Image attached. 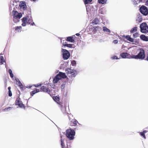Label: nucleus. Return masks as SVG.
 <instances>
[{
	"mask_svg": "<svg viewBox=\"0 0 148 148\" xmlns=\"http://www.w3.org/2000/svg\"><path fill=\"white\" fill-rule=\"evenodd\" d=\"M40 90L44 92H47L49 94L50 93V90L48 88L46 87V86H42L40 88Z\"/></svg>",
	"mask_w": 148,
	"mask_h": 148,
	"instance_id": "4468645a",
	"label": "nucleus"
},
{
	"mask_svg": "<svg viewBox=\"0 0 148 148\" xmlns=\"http://www.w3.org/2000/svg\"><path fill=\"white\" fill-rule=\"evenodd\" d=\"M103 31L104 32H109V33L111 32V30L106 26H103ZM109 34L111 35H112V34H110V33H109Z\"/></svg>",
	"mask_w": 148,
	"mask_h": 148,
	"instance_id": "5701e85b",
	"label": "nucleus"
},
{
	"mask_svg": "<svg viewBox=\"0 0 148 148\" xmlns=\"http://www.w3.org/2000/svg\"><path fill=\"white\" fill-rule=\"evenodd\" d=\"M119 39L120 40H121V41H124L125 42H126V40H125L124 39H123V38H122L121 37H119Z\"/></svg>",
	"mask_w": 148,
	"mask_h": 148,
	"instance_id": "8fccbe9b",
	"label": "nucleus"
},
{
	"mask_svg": "<svg viewBox=\"0 0 148 148\" xmlns=\"http://www.w3.org/2000/svg\"><path fill=\"white\" fill-rule=\"evenodd\" d=\"M22 28V27L20 26H17L15 27V30L16 31L18 29H21Z\"/></svg>",
	"mask_w": 148,
	"mask_h": 148,
	"instance_id": "de8ad7c7",
	"label": "nucleus"
},
{
	"mask_svg": "<svg viewBox=\"0 0 148 148\" xmlns=\"http://www.w3.org/2000/svg\"><path fill=\"white\" fill-rule=\"evenodd\" d=\"M13 20L14 23H17L20 21V19L17 18H13Z\"/></svg>",
	"mask_w": 148,
	"mask_h": 148,
	"instance_id": "a19ab883",
	"label": "nucleus"
},
{
	"mask_svg": "<svg viewBox=\"0 0 148 148\" xmlns=\"http://www.w3.org/2000/svg\"><path fill=\"white\" fill-rule=\"evenodd\" d=\"M30 25L32 26H33L35 25V23L33 21L32 22H31V24H30Z\"/></svg>",
	"mask_w": 148,
	"mask_h": 148,
	"instance_id": "4d7b16f0",
	"label": "nucleus"
},
{
	"mask_svg": "<svg viewBox=\"0 0 148 148\" xmlns=\"http://www.w3.org/2000/svg\"><path fill=\"white\" fill-rule=\"evenodd\" d=\"M12 15L13 18L20 19L22 16V13L18 12L17 11L14 9L12 11Z\"/></svg>",
	"mask_w": 148,
	"mask_h": 148,
	"instance_id": "423d86ee",
	"label": "nucleus"
},
{
	"mask_svg": "<svg viewBox=\"0 0 148 148\" xmlns=\"http://www.w3.org/2000/svg\"><path fill=\"white\" fill-rule=\"evenodd\" d=\"M146 0H144V1H145ZM145 5L147 6H148V0H146L145 2Z\"/></svg>",
	"mask_w": 148,
	"mask_h": 148,
	"instance_id": "5fc2aeb1",
	"label": "nucleus"
},
{
	"mask_svg": "<svg viewBox=\"0 0 148 148\" xmlns=\"http://www.w3.org/2000/svg\"><path fill=\"white\" fill-rule=\"evenodd\" d=\"M135 42L136 43H137V44L139 43V39H135Z\"/></svg>",
	"mask_w": 148,
	"mask_h": 148,
	"instance_id": "3c124183",
	"label": "nucleus"
},
{
	"mask_svg": "<svg viewBox=\"0 0 148 148\" xmlns=\"http://www.w3.org/2000/svg\"><path fill=\"white\" fill-rule=\"evenodd\" d=\"M65 72L70 77L74 78L77 75V72L75 70H72L69 68L65 69Z\"/></svg>",
	"mask_w": 148,
	"mask_h": 148,
	"instance_id": "7ed1b4c3",
	"label": "nucleus"
},
{
	"mask_svg": "<svg viewBox=\"0 0 148 148\" xmlns=\"http://www.w3.org/2000/svg\"><path fill=\"white\" fill-rule=\"evenodd\" d=\"M19 99L20 98H17L15 102V105L16 106H18L19 107L21 108H23L24 107V105L22 103V101H20Z\"/></svg>",
	"mask_w": 148,
	"mask_h": 148,
	"instance_id": "9b49d317",
	"label": "nucleus"
},
{
	"mask_svg": "<svg viewBox=\"0 0 148 148\" xmlns=\"http://www.w3.org/2000/svg\"><path fill=\"white\" fill-rule=\"evenodd\" d=\"M33 21V19H30V18H29L27 20V24H31V22H32Z\"/></svg>",
	"mask_w": 148,
	"mask_h": 148,
	"instance_id": "ea45409f",
	"label": "nucleus"
},
{
	"mask_svg": "<svg viewBox=\"0 0 148 148\" xmlns=\"http://www.w3.org/2000/svg\"><path fill=\"white\" fill-rule=\"evenodd\" d=\"M8 90L9 91H11L10 89H11V87L10 86H9L8 88Z\"/></svg>",
	"mask_w": 148,
	"mask_h": 148,
	"instance_id": "338daca9",
	"label": "nucleus"
},
{
	"mask_svg": "<svg viewBox=\"0 0 148 148\" xmlns=\"http://www.w3.org/2000/svg\"><path fill=\"white\" fill-rule=\"evenodd\" d=\"M75 35L77 36H80V34L79 33H76L75 34Z\"/></svg>",
	"mask_w": 148,
	"mask_h": 148,
	"instance_id": "bf43d9fd",
	"label": "nucleus"
},
{
	"mask_svg": "<svg viewBox=\"0 0 148 148\" xmlns=\"http://www.w3.org/2000/svg\"><path fill=\"white\" fill-rule=\"evenodd\" d=\"M143 20V18L141 16H139L138 17V18L136 19V21L138 22V23H140L142 22Z\"/></svg>",
	"mask_w": 148,
	"mask_h": 148,
	"instance_id": "c85d7f7f",
	"label": "nucleus"
},
{
	"mask_svg": "<svg viewBox=\"0 0 148 148\" xmlns=\"http://www.w3.org/2000/svg\"><path fill=\"white\" fill-rule=\"evenodd\" d=\"M42 84H40L38 85V84H36L35 85V86L36 87H38L39 86H41Z\"/></svg>",
	"mask_w": 148,
	"mask_h": 148,
	"instance_id": "6e6d98bb",
	"label": "nucleus"
},
{
	"mask_svg": "<svg viewBox=\"0 0 148 148\" xmlns=\"http://www.w3.org/2000/svg\"><path fill=\"white\" fill-rule=\"evenodd\" d=\"M12 95V93L11 91H9L8 96L9 97H11Z\"/></svg>",
	"mask_w": 148,
	"mask_h": 148,
	"instance_id": "603ef678",
	"label": "nucleus"
},
{
	"mask_svg": "<svg viewBox=\"0 0 148 148\" xmlns=\"http://www.w3.org/2000/svg\"><path fill=\"white\" fill-rule=\"evenodd\" d=\"M76 62L75 60H73L71 61V65H76Z\"/></svg>",
	"mask_w": 148,
	"mask_h": 148,
	"instance_id": "79ce46f5",
	"label": "nucleus"
},
{
	"mask_svg": "<svg viewBox=\"0 0 148 148\" xmlns=\"http://www.w3.org/2000/svg\"><path fill=\"white\" fill-rule=\"evenodd\" d=\"M29 18H30V19H32V16H31V15H30V16H29Z\"/></svg>",
	"mask_w": 148,
	"mask_h": 148,
	"instance_id": "774afa93",
	"label": "nucleus"
},
{
	"mask_svg": "<svg viewBox=\"0 0 148 148\" xmlns=\"http://www.w3.org/2000/svg\"><path fill=\"white\" fill-rule=\"evenodd\" d=\"M92 27L89 28V31L90 34H95L98 31L100 32L102 30V28L99 26H92V25H91Z\"/></svg>",
	"mask_w": 148,
	"mask_h": 148,
	"instance_id": "20e7f679",
	"label": "nucleus"
},
{
	"mask_svg": "<svg viewBox=\"0 0 148 148\" xmlns=\"http://www.w3.org/2000/svg\"><path fill=\"white\" fill-rule=\"evenodd\" d=\"M66 41L71 43H74L75 42V40L73 36H68L66 39Z\"/></svg>",
	"mask_w": 148,
	"mask_h": 148,
	"instance_id": "a211bd4d",
	"label": "nucleus"
},
{
	"mask_svg": "<svg viewBox=\"0 0 148 148\" xmlns=\"http://www.w3.org/2000/svg\"><path fill=\"white\" fill-rule=\"evenodd\" d=\"M60 79H61L60 78L59 76H58V75L57 74L53 78V82L54 83H57Z\"/></svg>",
	"mask_w": 148,
	"mask_h": 148,
	"instance_id": "aec40b11",
	"label": "nucleus"
},
{
	"mask_svg": "<svg viewBox=\"0 0 148 148\" xmlns=\"http://www.w3.org/2000/svg\"><path fill=\"white\" fill-rule=\"evenodd\" d=\"M15 80H16V81L18 83V86L20 87L21 90H23V86L22 84L21 83L20 81L19 80V79H17L16 78Z\"/></svg>",
	"mask_w": 148,
	"mask_h": 148,
	"instance_id": "412c9836",
	"label": "nucleus"
},
{
	"mask_svg": "<svg viewBox=\"0 0 148 148\" xmlns=\"http://www.w3.org/2000/svg\"><path fill=\"white\" fill-rule=\"evenodd\" d=\"M95 9L94 8V9H93V12H92V13H94L95 12Z\"/></svg>",
	"mask_w": 148,
	"mask_h": 148,
	"instance_id": "0e129e2a",
	"label": "nucleus"
},
{
	"mask_svg": "<svg viewBox=\"0 0 148 148\" xmlns=\"http://www.w3.org/2000/svg\"><path fill=\"white\" fill-rule=\"evenodd\" d=\"M145 31H143V33H148V26L147 25V26L146 27V28H145L144 29Z\"/></svg>",
	"mask_w": 148,
	"mask_h": 148,
	"instance_id": "473e14b6",
	"label": "nucleus"
},
{
	"mask_svg": "<svg viewBox=\"0 0 148 148\" xmlns=\"http://www.w3.org/2000/svg\"><path fill=\"white\" fill-rule=\"evenodd\" d=\"M26 10H27L29 12V13H28L27 15H29H29H31V9L30 8H27V9Z\"/></svg>",
	"mask_w": 148,
	"mask_h": 148,
	"instance_id": "f704fd0d",
	"label": "nucleus"
},
{
	"mask_svg": "<svg viewBox=\"0 0 148 148\" xmlns=\"http://www.w3.org/2000/svg\"><path fill=\"white\" fill-rule=\"evenodd\" d=\"M61 52L62 58L64 60H67L70 57V53L68 50L62 48Z\"/></svg>",
	"mask_w": 148,
	"mask_h": 148,
	"instance_id": "f03ea898",
	"label": "nucleus"
},
{
	"mask_svg": "<svg viewBox=\"0 0 148 148\" xmlns=\"http://www.w3.org/2000/svg\"><path fill=\"white\" fill-rule=\"evenodd\" d=\"M147 25V24L146 22H143L140 24V28L141 32L143 33V31L144 30V29L146 28Z\"/></svg>",
	"mask_w": 148,
	"mask_h": 148,
	"instance_id": "ddd939ff",
	"label": "nucleus"
},
{
	"mask_svg": "<svg viewBox=\"0 0 148 148\" xmlns=\"http://www.w3.org/2000/svg\"><path fill=\"white\" fill-rule=\"evenodd\" d=\"M129 36V35H121V36L122 37L123 39H126L127 40H128Z\"/></svg>",
	"mask_w": 148,
	"mask_h": 148,
	"instance_id": "c9c22d12",
	"label": "nucleus"
},
{
	"mask_svg": "<svg viewBox=\"0 0 148 148\" xmlns=\"http://www.w3.org/2000/svg\"><path fill=\"white\" fill-rule=\"evenodd\" d=\"M140 39L144 41H148V37L146 36L145 35L142 34L140 36Z\"/></svg>",
	"mask_w": 148,
	"mask_h": 148,
	"instance_id": "f3484780",
	"label": "nucleus"
},
{
	"mask_svg": "<svg viewBox=\"0 0 148 148\" xmlns=\"http://www.w3.org/2000/svg\"><path fill=\"white\" fill-rule=\"evenodd\" d=\"M139 10L140 13L145 16H146L148 14V8L144 5L141 6L140 5Z\"/></svg>",
	"mask_w": 148,
	"mask_h": 148,
	"instance_id": "39448f33",
	"label": "nucleus"
},
{
	"mask_svg": "<svg viewBox=\"0 0 148 148\" xmlns=\"http://www.w3.org/2000/svg\"><path fill=\"white\" fill-rule=\"evenodd\" d=\"M6 65V62L3 56H0V65Z\"/></svg>",
	"mask_w": 148,
	"mask_h": 148,
	"instance_id": "6ab92c4d",
	"label": "nucleus"
},
{
	"mask_svg": "<svg viewBox=\"0 0 148 148\" xmlns=\"http://www.w3.org/2000/svg\"><path fill=\"white\" fill-rule=\"evenodd\" d=\"M92 0H84V2L85 5L91 4Z\"/></svg>",
	"mask_w": 148,
	"mask_h": 148,
	"instance_id": "cd10ccee",
	"label": "nucleus"
},
{
	"mask_svg": "<svg viewBox=\"0 0 148 148\" xmlns=\"http://www.w3.org/2000/svg\"><path fill=\"white\" fill-rule=\"evenodd\" d=\"M29 17V15H27L26 16L23 17L21 19V20L22 22L21 25L23 27H25L26 25V24L27 23V20Z\"/></svg>",
	"mask_w": 148,
	"mask_h": 148,
	"instance_id": "1a4fd4ad",
	"label": "nucleus"
},
{
	"mask_svg": "<svg viewBox=\"0 0 148 148\" xmlns=\"http://www.w3.org/2000/svg\"><path fill=\"white\" fill-rule=\"evenodd\" d=\"M78 123V121L76 119H75L74 120L73 122V123L74 125L73 126H76L77 124V123Z\"/></svg>",
	"mask_w": 148,
	"mask_h": 148,
	"instance_id": "c03bdc74",
	"label": "nucleus"
},
{
	"mask_svg": "<svg viewBox=\"0 0 148 148\" xmlns=\"http://www.w3.org/2000/svg\"><path fill=\"white\" fill-rule=\"evenodd\" d=\"M12 108V107H9L8 108H5V109L3 110L4 111H7L9 110H10Z\"/></svg>",
	"mask_w": 148,
	"mask_h": 148,
	"instance_id": "58836bf2",
	"label": "nucleus"
},
{
	"mask_svg": "<svg viewBox=\"0 0 148 148\" xmlns=\"http://www.w3.org/2000/svg\"><path fill=\"white\" fill-rule=\"evenodd\" d=\"M18 5L17 4H16L15 5V7H16V8H18Z\"/></svg>",
	"mask_w": 148,
	"mask_h": 148,
	"instance_id": "e2e57ef3",
	"label": "nucleus"
},
{
	"mask_svg": "<svg viewBox=\"0 0 148 148\" xmlns=\"http://www.w3.org/2000/svg\"><path fill=\"white\" fill-rule=\"evenodd\" d=\"M8 72L10 75V77L11 78H13L14 77V75L12 73V71L11 69H9L8 71Z\"/></svg>",
	"mask_w": 148,
	"mask_h": 148,
	"instance_id": "72a5a7b5",
	"label": "nucleus"
},
{
	"mask_svg": "<svg viewBox=\"0 0 148 148\" xmlns=\"http://www.w3.org/2000/svg\"><path fill=\"white\" fill-rule=\"evenodd\" d=\"M111 59L112 60H118L119 58L117 56L114 55L111 57Z\"/></svg>",
	"mask_w": 148,
	"mask_h": 148,
	"instance_id": "4c0bfd02",
	"label": "nucleus"
},
{
	"mask_svg": "<svg viewBox=\"0 0 148 148\" xmlns=\"http://www.w3.org/2000/svg\"><path fill=\"white\" fill-rule=\"evenodd\" d=\"M147 132V131L146 130L143 131V132L140 133V134L141 136L143 137L144 138H145L146 137L145 134Z\"/></svg>",
	"mask_w": 148,
	"mask_h": 148,
	"instance_id": "c756f323",
	"label": "nucleus"
},
{
	"mask_svg": "<svg viewBox=\"0 0 148 148\" xmlns=\"http://www.w3.org/2000/svg\"><path fill=\"white\" fill-rule=\"evenodd\" d=\"M132 1L134 5H136L139 4L136 0H132Z\"/></svg>",
	"mask_w": 148,
	"mask_h": 148,
	"instance_id": "37998d69",
	"label": "nucleus"
},
{
	"mask_svg": "<svg viewBox=\"0 0 148 148\" xmlns=\"http://www.w3.org/2000/svg\"><path fill=\"white\" fill-rule=\"evenodd\" d=\"M61 110L63 114H65L66 113V107L65 106H61Z\"/></svg>",
	"mask_w": 148,
	"mask_h": 148,
	"instance_id": "393cba45",
	"label": "nucleus"
},
{
	"mask_svg": "<svg viewBox=\"0 0 148 148\" xmlns=\"http://www.w3.org/2000/svg\"><path fill=\"white\" fill-rule=\"evenodd\" d=\"M60 142H61V145L62 146V148H64V144L63 142L62 139H60Z\"/></svg>",
	"mask_w": 148,
	"mask_h": 148,
	"instance_id": "a18cd8bd",
	"label": "nucleus"
},
{
	"mask_svg": "<svg viewBox=\"0 0 148 148\" xmlns=\"http://www.w3.org/2000/svg\"><path fill=\"white\" fill-rule=\"evenodd\" d=\"M60 78L61 79L62 78L64 79L67 77L65 73H64L61 72H59L58 74Z\"/></svg>",
	"mask_w": 148,
	"mask_h": 148,
	"instance_id": "dca6fc26",
	"label": "nucleus"
},
{
	"mask_svg": "<svg viewBox=\"0 0 148 148\" xmlns=\"http://www.w3.org/2000/svg\"><path fill=\"white\" fill-rule=\"evenodd\" d=\"M120 56L123 59H130V54L127 52H122L120 54Z\"/></svg>",
	"mask_w": 148,
	"mask_h": 148,
	"instance_id": "9d476101",
	"label": "nucleus"
},
{
	"mask_svg": "<svg viewBox=\"0 0 148 148\" xmlns=\"http://www.w3.org/2000/svg\"><path fill=\"white\" fill-rule=\"evenodd\" d=\"M139 34L138 32H136L133 34V37L134 38H136L139 36Z\"/></svg>",
	"mask_w": 148,
	"mask_h": 148,
	"instance_id": "e433bc0d",
	"label": "nucleus"
},
{
	"mask_svg": "<svg viewBox=\"0 0 148 148\" xmlns=\"http://www.w3.org/2000/svg\"><path fill=\"white\" fill-rule=\"evenodd\" d=\"M66 136L69 140H73L74 138L75 132L74 130L68 129L66 130Z\"/></svg>",
	"mask_w": 148,
	"mask_h": 148,
	"instance_id": "f257e3e1",
	"label": "nucleus"
},
{
	"mask_svg": "<svg viewBox=\"0 0 148 148\" xmlns=\"http://www.w3.org/2000/svg\"><path fill=\"white\" fill-rule=\"evenodd\" d=\"M134 38H131V36L129 35L127 40L132 42H134Z\"/></svg>",
	"mask_w": 148,
	"mask_h": 148,
	"instance_id": "7c9ffc66",
	"label": "nucleus"
},
{
	"mask_svg": "<svg viewBox=\"0 0 148 148\" xmlns=\"http://www.w3.org/2000/svg\"><path fill=\"white\" fill-rule=\"evenodd\" d=\"M60 138L61 139H62V136L61 134V132H60Z\"/></svg>",
	"mask_w": 148,
	"mask_h": 148,
	"instance_id": "680f3d73",
	"label": "nucleus"
},
{
	"mask_svg": "<svg viewBox=\"0 0 148 148\" xmlns=\"http://www.w3.org/2000/svg\"><path fill=\"white\" fill-rule=\"evenodd\" d=\"M39 92V90L38 89H36L35 90H33L31 93V95L33 96L35 93Z\"/></svg>",
	"mask_w": 148,
	"mask_h": 148,
	"instance_id": "bb28decb",
	"label": "nucleus"
},
{
	"mask_svg": "<svg viewBox=\"0 0 148 148\" xmlns=\"http://www.w3.org/2000/svg\"><path fill=\"white\" fill-rule=\"evenodd\" d=\"M93 9H94V6L92 5H89L86 6V10L87 14L89 12L90 13L93 12ZM91 14V13H90Z\"/></svg>",
	"mask_w": 148,
	"mask_h": 148,
	"instance_id": "f8f14e48",
	"label": "nucleus"
},
{
	"mask_svg": "<svg viewBox=\"0 0 148 148\" xmlns=\"http://www.w3.org/2000/svg\"><path fill=\"white\" fill-rule=\"evenodd\" d=\"M134 57H130L131 58L135 59H139L137 54V55H133Z\"/></svg>",
	"mask_w": 148,
	"mask_h": 148,
	"instance_id": "49530a36",
	"label": "nucleus"
},
{
	"mask_svg": "<svg viewBox=\"0 0 148 148\" xmlns=\"http://www.w3.org/2000/svg\"><path fill=\"white\" fill-rule=\"evenodd\" d=\"M143 0H137V1L139 3L141 2H142Z\"/></svg>",
	"mask_w": 148,
	"mask_h": 148,
	"instance_id": "13d9d810",
	"label": "nucleus"
},
{
	"mask_svg": "<svg viewBox=\"0 0 148 148\" xmlns=\"http://www.w3.org/2000/svg\"><path fill=\"white\" fill-rule=\"evenodd\" d=\"M137 27L136 26L134 27L130 30V32L131 33H133L135 32H136L137 31Z\"/></svg>",
	"mask_w": 148,
	"mask_h": 148,
	"instance_id": "b1692460",
	"label": "nucleus"
},
{
	"mask_svg": "<svg viewBox=\"0 0 148 148\" xmlns=\"http://www.w3.org/2000/svg\"><path fill=\"white\" fill-rule=\"evenodd\" d=\"M133 55H132V56H130V59L131 58L130 57H134V56Z\"/></svg>",
	"mask_w": 148,
	"mask_h": 148,
	"instance_id": "69168bd1",
	"label": "nucleus"
},
{
	"mask_svg": "<svg viewBox=\"0 0 148 148\" xmlns=\"http://www.w3.org/2000/svg\"><path fill=\"white\" fill-rule=\"evenodd\" d=\"M139 50L140 51L137 54L139 59L143 60L145 58V51L143 48H140L139 49Z\"/></svg>",
	"mask_w": 148,
	"mask_h": 148,
	"instance_id": "0eeeda50",
	"label": "nucleus"
},
{
	"mask_svg": "<svg viewBox=\"0 0 148 148\" xmlns=\"http://www.w3.org/2000/svg\"><path fill=\"white\" fill-rule=\"evenodd\" d=\"M27 7L26 2L25 1H20L18 6V8L20 10L22 9L23 10H25L27 9Z\"/></svg>",
	"mask_w": 148,
	"mask_h": 148,
	"instance_id": "6e6552de",
	"label": "nucleus"
},
{
	"mask_svg": "<svg viewBox=\"0 0 148 148\" xmlns=\"http://www.w3.org/2000/svg\"><path fill=\"white\" fill-rule=\"evenodd\" d=\"M107 0H98V2L99 4H105L106 3Z\"/></svg>",
	"mask_w": 148,
	"mask_h": 148,
	"instance_id": "a878e982",
	"label": "nucleus"
},
{
	"mask_svg": "<svg viewBox=\"0 0 148 148\" xmlns=\"http://www.w3.org/2000/svg\"><path fill=\"white\" fill-rule=\"evenodd\" d=\"M99 21L97 18H95L92 22V23H90L94 25H97L99 23Z\"/></svg>",
	"mask_w": 148,
	"mask_h": 148,
	"instance_id": "4be33fe9",
	"label": "nucleus"
},
{
	"mask_svg": "<svg viewBox=\"0 0 148 148\" xmlns=\"http://www.w3.org/2000/svg\"><path fill=\"white\" fill-rule=\"evenodd\" d=\"M14 1H13V3H12V4L13 6L14 5V3L15 2L16 3L17 2H19V0H13Z\"/></svg>",
	"mask_w": 148,
	"mask_h": 148,
	"instance_id": "09e8293b",
	"label": "nucleus"
},
{
	"mask_svg": "<svg viewBox=\"0 0 148 148\" xmlns=\"http://www.w3.org/2000/svg\"><path fill=\"white\" fill-rule=\"evenodd\" d=\"M63 46L65 48L66 47L69 48H75V46L73 44H64V42L62 43Z\"/></svg>",
	"mask_w": 148,
	"mask_h": 148,
	"instance_id": "2eb2a0df",
	"label": "nucleus"
},
{
	"mask_svg": "<svg viewBox=\"0 0 148 148\" xmlns=\"http://www.w3.org/2000/svg\"><path fill=\"white\" fill-rule=\"evenodd\" d=\"M145 60L148 61V54L147 55V56L146 59H145Z\"/></svg>",
	"mask_w": 148,
	"mask_h": 148,
	"instance_id": "052dcab7",
	"label": "nucleus"
},
{
	"mask_svg": "<svg viewBox=\"0 0 148 148\" xmlns=\"http://www.w3.org/2000/svg\"><path fill=\"white\" fill-rule=\"evenodd\" d=\"M118 41L117 40H114L113 41V43H114L115 44H116L118 43Z\"/></svg>",
	"mask_w": 148,
	"mask_h": 148,
	"instance_id": "864d4df0",
	"label": "nucleus"
},
{
	"mask_svg": "<svg viewBox=\"0 0 148 148\" xmlns=\"http://www.w3.org/2000/svg\"><path fill=\"white\" fill-rule=\"evenodd\" d=\"M53 99L55 101H56V102H58V101H59L60 98L59 97L57 96L53 97Z\"/></svg>",
	"mask_w": 148,
	"mask_h": 148,
	"instance_id": "2f4dec72",
	"label": "nucleus"
}]
</instances>
